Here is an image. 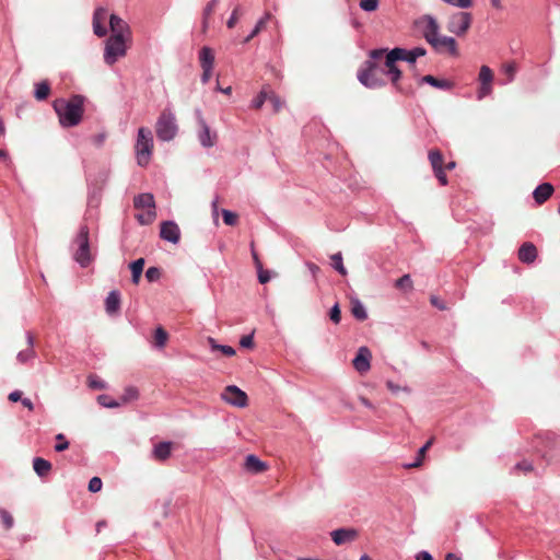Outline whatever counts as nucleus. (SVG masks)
I'll list each match as a JSON object with an SVG mask.
<instances>
[{
    "label": "nucleus",
    "instance_id": "obj_1",
    "mask_svg": "<svg viewBox=\"0 0 560 560\" xmlns=\"http://www.w3.org/2000/svg\"><path fill=\"white\" fill-rule=\"evenodd\" d=\"M387 49H374L370 52V60H366L358 72L359 81L366 88L375 89L386 84V77L398 88L399 79L386 66Z\"/></svg>",
    "mask_w": 560,
    "mask_h": 560
},
{
    "label": "nucleus",
    "instance_id": "obj_2",
    "mask_svg": "<svg viewBox=\"0 0 560 560\" xmlns=\"http://www.w3.org/2000/svg\"><path fill=\"white\" fill-rule=\"evenodd\" d=\"M84 101L82 95H72L69 100L57 98L52 107L59 118V122L65 128L78 126L84 114Z\"/></svg>",
    "mask_w": 560,
    "mask_h": 560
},
{
    "label": "nucleus",
    "instance_id": "obj_3",
    "mask_svg": "<svg viewBox=\"0 0 560 560\" xmlns=\"http://www.w3.org/2000/svg\"><path fill=\"white\" fill-rule=\"evenodd\" d=\"M425 55V49L416 47L411 50L396 47L386 54V66L394 72L396 79H400L401 71L397 68L396 62L399 60L415 63L417 58Z\"/></svg>",
    "mask_w": 560,
    "mask_h": 560
},
{
    "label": "nucleus",
    "instance_id": "obj_4",
    "mask_svg": "<svg viewBox=\"0 0 560 560\" xmlns=\"http://www.w3.org/2000/svg\"><path fill=\"white\" fill-rule=\"evenodd\" d=\"M135 149L138 164L140 166H147L153 151V137L150 129L144 127L139 128Z\"/></svg>",
    "mask_w": 560,
    "mask_h": 560
},
{
    "label": "nucleus",
    "instance_id": "obj_5",
    "mask_svg": "<svg viewBox=\"0 0 560 560\" xmlns=\"http://www.w3.org/2000/svg\"><path fill=\"white\" fill-rule=\"evenodd\" d=\"M177 130L174 114L170 109H164L155 125L156 137L162 141H170L175 138Z\"/></svg>",
    "mask_w": 560,
    "mask_h": 560
},
{
    "label": "nucleus",
    "instance_id": "obj_6",
    "mask_svg": "<svg viewBox=\"0 0 560 560\" xmlns=\"http://www.w3.org/2000/svg\"><path fill=\"white\" fill-rule=\"evenodd\" d=\"M74 243L78 245V248L74 254V259L82 267H86L92 260L89 242V228L86 225H82L80 228L79 233L74 240Z\"/></svg>",
    "mask_w": 560,
    "mask_h": 560
},
{
    "label": "nucleus",
    "instance_id": "obj_7",
    "mask_svg": "<svg viewBox=\"0 0 560 560\" xmlns=\"http://www.w3.org/2000/svg\"><path fill=\"white\" fill-rule=\"evenodd\" d=\"M130 38L119 36H110L105 46L104 60L107 65L113 66L118 58L124 57L127 52L126 42Z\"/></svg>",
    "mask_w": 560,
    "mask_h": 560
},
{
    "label": "nucleus",
    "instance_id": "obj_8",
    "mask_svg": "<svg viewBox=\"0 0 560 560\" xmlns=\"http://www.w3.org/2000/svg\"><path fill=\"white\" fill-rule=\"evenodd\" d=\"M472 16L469 12H457L451 15L447 22L448 32L464 36L470 28Z\"/></svg>",
    "mask_w": 560,
    "mask_h": 560
},
{
    "label": "nucleus",
    "instance_id": "obj_9",
    "mask_svg": "<svg viewBox=\"0 0 560 560\" xmlns=\"http://www.w3.org/2000/svg\"><path fill=\"white\" fill-rule=\"evenodd\" d=\"M494 73L488 66H481L478 74L479 88L477 91L478 100H482L492 94Z\"/></svg>",
    "mask_w": 560,
    "mask_h": 560
},
{
    "label": "nucleus",
    "instance_id": "obj_10",
    "mask_svg": "<svg viewBox=\"0 0 560 560\" xmlns=\"http://www.w3.org/2000/svg\"><path fill=\"white\" fill-rule=\"evenodd\" d=\"M221 398L225 402L238 408H244L248 404L247 394L235 385L226 386L221 394Z\"/></svg>",
    "mask_w": 560,
    "mask_h": 560
},
{
    "label": "nucleus",
    "instance_id": "obj_11",
    "mask_svg": "<svg viewBox=\"0 0 560 560\" xmlns=\"http://www.w3.org/2000/svg\"><path fill=\"white\" fill-rule=\"evenodd\" d=\"M372 353L368 347H360L355 358L352 361L353 368L364 374L371 369Z\"/></svg>",
    "mask_w": 560,
    "mask_h": 560
},
{
    "label": "nucleus",
    "instance_id": "obj_12",
    "mask_svg": "<svg viewBox=\"0 0 560 560\" xmlns=\"http://www.w3.org/2000/svg\"><path fill=\"white\" fill-rule=\"evenodd\" d=\"M160 237L164 241L177 244L180 241V230L174 221H164L161 223Z\"/></svg>",
    "mask_w": 560,
    "mask_h": 560
},
{
    "label": "nucleus",
    "instance_id": "obj_13",
    "mask_svg": "<svg viewBox=\"0 0 560 560\" xmlns=\"http://www.w3.org/2000/svg\"><path fill=\"white\" fill-rule=\"evenodd\" d=\"M422 33L427 42L430 44L439 35V24L436 20L430 15H425L419 20Z\"/></svg>",
    "mask_w": 560,
    "mask_h": 560
},
{
    "label": "nucleus",
    "instance_id": "obj_14",
    "mask_svg": "<svg viewBox=\"0 0 560 560\" xmlns=\"http://www.w3.org/2000/svg\"><path fill=\"white\" fill-rule=\"evenodd\" d=\"M430 45L439 52L448 51L452 55H457V45L453 37L438 35Z\"/></svg>",
    "mask_w": 560,
    "mask_h": 560
},
{
    "label": "nucleus",
    "instance_id": "obj_15",
    "mask_svg": "<svg viewBox=\"0 0 560 560\" xmlns=\"http://www.w3.org/2000/svg\"><path fill=\"white\" fill-rule=\"evenodd\" d=\"M109 27L112 31L110 36H119L124 38H130V27L129 25L119 16L112 14L109 16Z\"/></svg>",
    "mask_w": 560,
    "mask_h": 560
},
{
    "label": "nucleus",
    "instance_id": "obj_16",
    "mask_svg": "<svg viewBox=\"0 0 560 560\" xmlns=\"http://www.w3.org/2000/svg\"><path fill=\"white\" fill-rule=\"evenodd\" d=\"M330 536L332 541L340 546L355 540L359 536V532L354 528H338L332 530Z\"/></svg>",
    "mask_w": 560,
    "mask_h": 560
},
{
    "label": "nucleus",
    "instance_id": "obj_17",
    "mask_svg": "<svg viewBox=\"0 0 560 560\" xmlns=\"http://www.w3.org/2000/svg\"><path fill=\"white\" fill-rule=\"evenodd\" d=\"M199 125H200V130L198 133V139H199L200 143L205 148L213 147L217 142V138H218L217 133L211 132L209 126L206 124V121L201 117L199 118Z\"/></svg>",
    "mask_w": 560,
    "mask_h": 560
},
{
    "label": "nucleus",
    "instance_id": "obj_18",
    "mask_svg": "<svg viewBox=\"0 0 560 560\" xmlns=\"http://www.w3.org/2000/svg\"><path fill=\"white\" fill-rule=\"evenodd\" d=\"M107 19V10L105 8H97L93 14V31L98 37H104L107 34V30L104 26V22Z\"/></svg>",
    "mask_w": 560,
    "mask_h": 560
},
{
    "label": "nucleus",
    "instance_id": "obj_19",
    "mask_svg": "<svg viewBox=\"0 0 560 560\" xmlns=\"http://www.w3.org/2000/svg\"><path fill=\"white\" fill-rule=\"evenodd\" d=\"M244 468L250 474H260L268 469V465L256 455L250 454L245 458Z\"/></svg>",
    "mask_w": 560,
    "mask_h": 560
},
{
    "label": "nucleus",
    "instance_id": "obj_20",
    "mask_svg": "<svg viewBox=\"0 0 560 560\" xmlns=\"http://www.w3.org/2000/svg\"><path fill=\"white\" fill-rule=\"evenodd\" d=\"M553 191L555 188L550 183H542L535 188L533 192L534 200L538 205H542L552 196Z\"/></svg>",
    "mask_w": 560,
    "mask_h": 560
},
{
    "label": "nucleus",
    "instance_id": "obj_21",
    "mask_svg": "<svg viewBox=\"0 0 560 560\" xmlns=\"http://www.w3.org/2000/svg\"><path fill=\"white\" fill-rule=\"evenodd\" d=\"M537 257V248L533 243H524L518 249V259L525 264H532Z\"/></svg>",
    "mask_w": 560,
    "mask_h": 560
},
{
    "label": "nucleus",
    "instance_id": "obj_22",
    "mask_svg": "<svg viewBox=\"0 0 560 560\" xmlns=\"http://www.w3.org/2000/svg\"><path fill=\"white\" fill-rule=\"evenodd\" d=\"M133 206L137 209H142L145 211L151 210V209L155 210L154 197L152 194H149V192L140 194L135 197Z\"/></svg>",
    "mask_w": 560,
    "mask_h": 560
},
{
    "label": "nucleus",
    "instance_id": "obj_23",
    "mask_svg": "<svg viewBox=\"0 0 560 560\" xmlns=\"http://www.w3.org/2000/svg\"><path fill=\"white\" fill-rule=\"evenodd\" d=\"M105 308L107 314L109 315L118 313L120 308V294L118 291L114 290L109 292L108 296L105 300Z\"/></svg>",
    "mask_w": 560,
    "mask_h": 560
},
{
    "label": "nucleus",
    "instance_id": "obj_24",
    "mask_svg": "<svg viewBox=\"0 0 560 560\" xmlns=\"http://www.w3.org/2000/svg\"><path fill=\"white\" fill-rule=\"evenodd\" d=\"M172 443L161 442L154 446L153 457L159 462H164L171 456Z\"/></svg>",
    "mask_w": 560,
    "mask_h": 560
},
{
    "label": "nucleus",
    "instance_id": "obj_25",
    "mask_svg": "<svg viewBox=\"0 0 560 560\" xmlns=\"http://www.w3.org/2000/svg\"><path fill=\"white\" fill-rule=\"evenodd\" d=\"M33 345L34 337L31 334H27V348L25 350H21L16 355L20 363L25 364L35 357Z\"/></svg>",
    "mask_w": 560,
    "mask_h": 560
},
{
    "label": "nucleus",
    "instance_id": "obj_26",
    "mask_svg": "<svg viewBox=\"0 0 560 560\" xmlns=\"http://www.w3.org/2000/svg\"><path fill=\"white\" fill-rule=\"evenodd\" d=\"M33 468L39 477H45L50 472L51 464L42 457H35L33 460Z\"/></svg>",
    "mask_w": 560,
    "mask_h": 560
},
{
    "label": "nucleus",
    "instance_id": "obj_27",
    "mask_svg": "<svg viewBox=\"0 0 560 560\" xmlns=\"http://www.w3.org/2000/svg\"><path fill=\"white\" fill-rule=\"evenodd\" d=\"M199 61L201 68H213L214 54L211 48L203 47L199 52Z\"/></svg>",
    "mask_w": 560,
    "mask_h": 560
},
{
    "label": "nucleus",
    "instance_id": "obj_28",
    "mask_svg": "<svg viewBox=\"0 0 560 560\" xmlns=\"http://www.w3.org/2000/svg\"><path fill=\"white\" fill-rule=\"evenodd\" d=\"M50 94V84L47 80L35 84L34 96L37 101L46 100Z\"/></svg>",
    "mask_w": 560,
    "mask_h": 560
},
{
    "label": "nucleus",
    "instance_id": "obj_29",
    "mask_svg": "<svg viewBox=\"0 0 560 560\" xmlns=\"http://www.w3.org/2000/svg\"><path fill=\"white\" fill-rule=\"evenodd\" d=\"M351 314L361 322L368 318L365 307L358 299H351Z\"/></svg>",
    "mask_w": 560,
    "mask_h": 560
},
{
    "label": "nucleus",
    "instance_id": "obj_30",
    "mask_svg": "<svg viewBox=\"0 0 560 560\" xmlns=\"http://www.w3.org/2000/svg\"><path fill=\"white\" fill-rule=\"evenodd\" d=\"M168 340V334L163 327H158L154 331L153 336V345L154 347L162 349L166 346Z\"/></svg>",
    "mask_w": 560,
    "mask_h": 560
},
{
    "label": "nucleus",
    "instance_id": "obj_31",
    "mask_svg": "<svg viewBox=\"0 0 560 560\" xmlns=\"http://www.w3.org/2000/svg\"><path fill=\"white\" fill-rule=\"evenodd\" d=\"M422 82H425L434 88L447 90L451 89L452 84L447 80H440L434 78L431 74H427L421 79Z\"/></svg>",
    "mask_w": 560,
    "mask_h": 560
},
{
    "label": "nucleus",
    "instance_id": "obj_32",
    "mask_svg": "<svg viewBox=\"0 0 560 560\" xmlns=\"http://www.w3.org/2000/svg\"><path fill=\"white\" fill-rule=\"evenodd\" d=\"M271 14L266 13L265 16H262L252 31V33L244 39V43H249L255 36H257L265 27L267 22L270 20Z\"/></svg>",
    "mask_w": 560,
    "mask_h": 560
},
{
    "label": "nucleus",
    "instance_id": "obj_33",
    "mask_svg": "<svg viewBox=\"0 0 560 560\" xmlns=\"http://www.w3.org/2000/svg\"><path fill=\"white\" fill-rule=\"evenodd\" d=\"M143 267H144L143 258H139V259L135 260L133 262H131L130 269H131V273H132V282L133 283L138 284L140 278H141V273L143 271Z\"/></svg>",
    "mask_w": 560,
    "mask_h": 560
},
{
    "label": "nucleus",
    "instance_id": "obj_34",
    "mask_svg": "<svg viewBox=\"0 0 560 560\" xmlns=\"http://www.w3.org/2000/svg\"><path fill=\"white\" fill-rule=\"evenodd\" d=\"M429 161L431 163V166L433 170H436V168H442L444 167V159H443V154L440 150L435 149V150H431L429 152Z\"/></svg>",
    "mask_w": 560,
    "mask_h": 560
},
{
    "label": "nucleus",
    "instance_id": "obj_35",
    "mask_svg": "<svg viewBox=\"0 0 560 560\" xmlns=\"http://www.w3.org/2000/svg\"><path fill=\"white\" fill-rule=\"evenodd\" d=\"M218 4V0H210L206 8L203 9V21H202V31L206 32L208 28V21L210 16L213 14Z\"/></svg>",
    "mask_w": 560,
    "mask_h": 560
},
{
    "label": "nucleus",
    "instance_id": "obj_36",
    "mask_svg": "<svg viewBox=\"0 0 560 560\" xmlns=\"http://www.w3.org/2000/svg\"><path fill=\"white\" fill-rule=\"evenodd\" d=\"M156 218V211L151 209V210H144L143 212L141 213H138L136 215V219L138 220V222L142 225H148V224H151Z\"/></svg>",
    "mask_w": 560,
    "mask_h": 560
},
{
    "label": "nucleus",
    "instance_id": "obj_37",
    "mask_svg": "<svg viewBox=\"0 0 560 560\" xmlns=\"http://www.w3.org/2000/svg\"><path fill=\"white\" fill-rule=\"evenodd\" d=\"M270 86H264L257 97L253 101V108L260 109L266 101H268Z\"/></svg>",
    "mask_w": 560,
    "mask_h": 560
},
{
    "label": "nucleus",
    "instance_id": "obj_38",
    "mask_svg": "<svg viewBox=\"0 0 560 560\" xmlns=\"http://www.w3.org/2000/svg\"><path fill=\"white\" fill-rule=\"evenodd\" d=\"M433 441L434 439H430L418 452V458L417 460L413 463V464H410L408 467L409 468H417L419 466H421L422 464V460L425 456V453L428 452V450L432 446L433 444Z\"/></svg>",
    "mask_w": 560,
    "mask_h": 560
},
{
    "label": "nucleus",
    "instance_id": "obj_39",
    "mask_svg": "<svg viewBox=\"0 0 560 560\" xmlns=\"http://www.w3.org/2000/svg\"><path fill=\"white\" fill-rule=\"evenodd\" d=\"M139 397V390L133 387L129 386L125 389L122 396H121V404H127L129 401L136 400Z\"/></svg>",
    "mask_w": 560,
    "mask_h": 560
},
{
    "label": "nucleus",
    "instance_id": "obj_40",
    "mask_svg": "<svg viewBox=\"0 0 560 560\" xmlns=\"http://www.w3.org/2000/svg\"><path fill=\"white\" fill-rule=\"evenodd\" d=\"M395 287L400 290H412L413 283L409 275H404L399 279L396 280Z\"/></svg>",
    "mask_w": 560,
    "mask_h": 560
},
{
    "label": "nucleus",
    "instance_id": "obj_41",
    "mask_svg": "<svg viewBox=\"0 0 560 560\" xmlns=\"http://www.w3.org/2000/svg\"><path fill=\"white\" fill-rule=\"evenodd\" d=\"M330 258L332 260V267L340 275L346 276L347 275V269L343 266L341 253L334 254Z\"/></svg>",
    "mask_w": 560,
    "mask_h": 560
},
{
    "label": "nucleus",
    "instance_id": "obj_42",
    "mask_svg": "<svg viewBox=\"0 0 560 560\" xmlns=\"http://www.w3.org/2000/svg\"><path fill=\"white\" fill-rule=\"evenodd\" d=\"M268 101L272 104L275 113H279L284 104V102L271 89L269 90Z\"/></svg>",
    "mask_w": 560,
    "mask_h": 560
},
{
    "label": "nucleus",
    "instance_id": "obj_43",
    "mask_svg": "<svg viewBox=\"0 0 560 560\" xmlns=\"http://www.w3.org/2000/svg\"><path fill=\"white\" fill-rule=\"evenodd\" d=\"M0 518L4 529L9 530L14 524L13 516L4 509H0Z\"/></svg>",
    "mask_w": 560,
    "mask_h": 560
},
{
    "label": "nucleus",
    "instance_id": "obj_44",
    "mask_svg": "<svg viewBox=\"0 0 560 560\" xmlns=\"http://www.w3.org/2000/svg\"><path fill=\"white\" fill-rule=\"evenodd\" d=\"M97 401L106 408H117L121 405V402L114 400L108 395H100L97 397Z\"/></svg>",
    "mask_w": 560,
    "mask_h": 560
},
{
    "label": "nucleus",
    "instance_id": "obj_45",
    "mask_svg": "<svg viewBox=\"0 0 560 560\" xmlns=\"http://www.w3.org/2000/svg\"><path fill=\"white\" fill-rule=\"evenodd\" d=\"M223 221L226 225L234 226L237 223L238 215L230 210H222Z\"/></svg>",
    "mask_w": 560,
    "mask_h": 560
},
{
    "label": "nucleus",
    "instance_id": "obj_46",
    "mask_svg": "<svg viewBox=\"0 0 560 560\" xmlns=\"http://www.w3.org/2000/svg\"><path fill=\"white\" fill-rule=\"evenodd\" d=\"M242 14H243V11H242L241 7H236L233 10L230 19L226 22L228 27L233 28L236 25V23L238 22Z\"/></svg>",
    "mask_w": 560,
    "mask_h": 560
},
{
    "label": "nucleus",
    "instance_id": "obj_47",
    "mask_svg": "<svg viewBox=\"0 0 560 560\" xmlns=\"http://www.w3.org/2000/svg\"><path fill=\"white\" fill-rule=\"evenodd\" d=\"M360 8L368 12H373L378 8V0H360Z\"/></svg>",
    "mask_w": 560,
    "mask_h": 560
},
{
    "label": "nucleus",
    "instance_id": "obj_48",
    "mask_svg": "<svg viewBox=\"0 0 560 560\" xmlns=\"http://www.w3.org/2000/svg\"><path fill=\"white\" fill-rule=\"evenodd\" d=\"M56 440L58 443L55 445L56 452H63L69 447V442L66 440V436L62 433L56 435Z\"/></svg>",
    "mask_w": 560,
    "mask_h": 560
},
{
    "label": "nucleus",
    "instance_id": "obj_49",
    "mask_svg": "<svg viewBox=\"0 0 560 560\" xmlns=\"http://www.w3.org/2000/svg\"><path fill=\"white\" fill-rule=\"evenodd\" d=\"M329 318L331 319V322H334L335 324H339L340 320H341V311H340V307H339V304H335L331 308H330V312H329Z\"/></svg>",
    "mask_w": 560,
    "mask_h": 560
},
{
    "label": "nucleus",
    "instance_id": "obj_50",
    "mask_svg": "<svg viewBox=\"0 0 560 560\" xmlns=\"http://www.w3.org/2000/svg\"><path fill=\"white\" fill-rule=\"evenodd\" d=\"M88 381H89V386L93 389H104L105 388V383L103 381H101L95 375H90Z\"/></svg>",
    "mask_w": 560,
    "mask_h": 560
},
{
    "label": "nucleus",
    "instance_id": "obj_51",
    "mask_svg": "<svg viewBox=\"0 0 560 560\" xmlns=\"http://www.w3.org/2000/svg\"><path fill=\"white\" fill-rule=\"evenodd\" d=\"M430 303L441 311H445L448 308L447 304L436 295H431Z\"/></svg>",
    "mask_w": 560,
    "mask_h": 560
},
{
    "label": "nucleus",
    "instance_id": "obj_52",
    "mask_svg": "<svg viewBox=\"0 0 560 560\" xmlns=\"http://www.w3.org/2000/svg\"><path fill=\"white\" fill-rule=\"evenodd\" d=\"M103 482L101 478L93 477L89 482V490L91 492H98L102 489Z\"/></svg>",
    "mask_w": 560,
    "mask_h": 560
},
{
    "label": "nucleus",
    "instance_id": "obj_53",
    "mask_svg": "<svg viewBox=\"0 0 560 560\" xmlns=\"http://www.w3.org/2000/svg\"><path fill=\"white\" fill-rule=\"evenodd\" d=\"M160 275V269L156 267H150L145 272V277L150 282L158 280Z\"/></svg>",
    "mask_w": 560,
    "mask_h": 560
},
{
    "label": "nucleus",
    "instance_id": "obj_54",
    "mask_svg": "<svg viewBox=\"0 0 560 560\" xmlns=\"http://www.w3.org/2000/svg\"><path fill=\"white\" fill-rule=\"evenodd\" d=\"M212 350L221 351L226 357H233L235 354V350L230 346H212Z\"/></svg>",
    "mask_w": 560,
    "mask_h": 560
},
{
    "label": "nucleus",
    "instance_id": "obj_55",
    "mask_svg": "<svg viewBox=\"0 0 560 560\" xmlns=\"http://www.w3.org/2000/svg\"><path fill=\"white\" fill-rule=\"evenodd\" d=\"M503 71L506 74L509 82H511L514 80L516 73V66L514 63L505 65Z\"/></svg>",
    "mask_w": 560,
    "mask_h": 560
},
{
    "label": "nucleus",
    "instance_id": "obj_56",
    "mask_svg": "<svg viewBox=\"0 0 560 560\" xmlns=\"http://www.w3.org/2000/svg\"><path fill=\"white\" fill-rule=\"evenodd\" d=\"M433 172L441 185L444 186L447 184V177H446L444 167L433 170Z\"/></svg>",
    "mask_w": 560,
    "mask_h": 560
},
{
    "label": "nucleus",
    "instance_id": "obj_57",
    "mask_svg": "<svg viewBox=\"0 0 560 560\" xmlns=\"http://www.w3.org/2000/svg\"><path fill=\"white\" fill-rule=\"evenodd\" d=\"M515 469L524 474H527L533 470V465L527 460H523L516 464Z\"/></svg>",
    "mask_w": 560,
    "mask_h": 560
},
{
    "label": "nucleus",
    "instance_id": "obj_58",
    "mask_svg": "<svg viewBox=\"0 0 560 560\" xmlns=\"http://www.w3.org/2000/svg\"><path fill=\"white\" fill-rule=\"evenodd\" d=\"M240 345L243 347V348H253L254 346V338H253V335H246V336H243L240 340Z\"/></svg>",
    "mask_w": 560,
    "mask_h": 560
},
{
    "label": "nucleus",
    "instance_id": "obj_59",
    "mask_svg": "<svg viewBox=\"0 0 560 560\" xmlns=\"http://www.w3.org/2000/svg\"><path fill=\"white\" fill-rule=\"evenodd\" d=\"M258 271V280L260 283L265 284L270 280V275L268 270L257 269Z\"/></svg>",
    "mask_w": 560,
    "mask_h": 560
},
{
    "label": "nucleus",
    "instance_id": "obj_60",
    "mask_svg": "<svg viewBox=\"0 0 560 560\" xmlns=\"http://www.w3.org/2000/svg\"><path fill=\"white\" fill-rule=\"evenodd\" d=\"M106 137H107V135L105 132H102V133L94 136L92 138V141L96 147H102L103 143L105 142Z\"/></svg>",
    "mask_w": 560,
    "mask_h": 560
},
{
    "label": "nucleus",
    "instance_id": "obj_61",
    "mask_svg": "<svg viewBox=\"0 0 560 560\" xmlns=\"http://www.w3.org/2000/svg\"><path fill=\"white\" fill-rule=\"evenodd\" d=\"M211 74H212V68H202V75H201L202 83H207L210 80Z\"/></svg>",
    "mask_w": 560,
    "mask_h": 560
},
{
    "label": "nucleus",
    "instance_id": "obj_62",
    "mask_svg": "<svg viewBox=\"0 0 560 560\" xmlns=\"http://www.w3.org/2000/svg\"><path fill=\"white\" fill-rule=\"evenodd\" d=\"M386 386L394 394L398 393L401 389L399 385L393 383L392 381H387Z\"/></svg>",
    "mask_w": 560,
    "mask_h": 560
},
{
    "label": "nucleus",
    "instance_id": "obj_63",
    "mask_svg": "<svg viewBox=\"0 0 560 560\" xmlns=\"http://www.w3.org/2000/svg\"><path fill=\"white\" fill-rule=\"evenodd\" d=\"M21 397H22V393L20 390H14V392L10 393L9 400L15 402V401L22 400Z\"/></svg>",
    "mask_w": 560,
    "mask_h": 560
},
{
    "label": "nucleus",
    "instance_id": "obj_64",
    "mask_svg": "<svg viewBox=\"0 0 560 560\" xmlns=\"http://www.w3.org/2000/svg\"><path fill=\"white\" fill-rule=\"evenodd\" d=\"M417 560H433L432 556L428 551H420L417 557Z\"/></svg>",
    "mask_w": 560,
    "mask_h": 560
}]
</instances>
